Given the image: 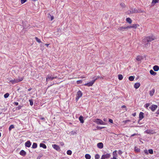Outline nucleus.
Masks as SVG:
<instances>
[{"label":"nucleus","mask_w":159,"mask_h":159,"mask_svg":"<svg viewBox=\"0 0 159 159\" xmlns=\"http://www.w3.org/2000/svg\"><path fill=\"white\" fill-rule=\"evenodd\" d=\"M155 37L154 36H148L145 37L143 40V43H145V47H147L148 45V43L154 40Z\"/></svg>","instance_id":"f257e3e1"},{"label":"nucleus","mask_w":159,"mask_h":159,"mask_svg":"<svg viewBox=\"0 0 159 159\" xmlns=\"http://www.w3.org/2000/svg\"><path fill=\"white\" fill-rule=\"evenodd\" d=\"M24 79V77H20L19 79H14L13 80H9L11 84H13L18 83L23 80Z\"/></svg>","instance_id":"f03ea898"},{"label":"nucleus","mask_w":159,"mask_h":159,"mask_svg":"<svg viewBox=\"0 0 159 159\" xmlns=\"http://www.w3.org/2000/svg\"><path fill=\"white\" fill-rule=\"evenodd\" d=\"M93 122L98 125H105V123L101 120L99 119H96L93 120Z\"/></svg>","instance_id":"7ed1b4c3"},{"label":"nucleus","mask_w":159,"mask_h":159,"mask_svg":"<svg viewBox=\"0 0 159 159\" xmlns=\"http://www.w3.org/2000/svg\"><path fill=\"white\" fill-rule=\"evenodd\" d=\"M129 28V26H120L118 28V30L121 31H124L128 30Z\"/></svg>","instance_id":"20e7f679"},{"label":"nucleus","mask_w":159,"mask_h":159,"mask_svg":"<svg viewBox=\"0 0 159 159\" xmlns=\"http://www.w3.org/2000/svg\"><path fill=\"white\" fill-rule=\"evenodd\" d=\"M83 95V93L81 91L79 90L77 93L76 96L75 98V100L76 101H77L79 99L81 98Z\"/></svg>","instance_id":"39448f33"},{"label":"nucleus","mask_w":159,"mask_h":159,"mask_svg":"<svg viewBox=\"0 0 159 159\" xmlns=\"http://www.w3.org/2000/svg\"><path fill=\"white\" fill-rule=\"evenodd\" d=\"M111 157V155L110 153H106L103 155L101 157V159H108L109 158Z\"/></svg>","instance_id":"423d86ee"},{"label":"nucleus","mask_w":159,"mask_h":159,"mask_svg":"<svg viewBox=\"0 0 159 159\" xmlns=\"http://www.w3.org/2000/svg\"><path fill=\"white\" fill-rule=\"evenodd\" d=\"M57 76L55 77H52V76L51 75L49 74L47 75V77L46 78V81H48V80H52L53 79L56 78Z\"/></svg>","instance_id":"0eeeda50"},{"label":"nucleus","mask_w":159,"mask_h":159,"mask_svg":"<svg viewBox=\"0 0 159 159\" xmlns=\"http://www.w3.org/2000/svg\"><path fill=\"white\" fill-rule=\"evenodd\" d=\"M95 80H93L91 81L90 82L87 83L85 84L84 85L88 87L91 86L95 82Z\"/></svg>","instance_id":"6e6552de"},{"label":"nucleus","mask_w":159,"mask_h":159,"mask_svg":"<svg viewBox=\"0 0 159 159\" xmlns=\"http://www.w3.org/2000/svg\"><path fill=\"white\" fill-rule=\"evenodd\" d=\"M157 108V105H152L151 107H149V108L152 111H154Z\"/></svg>","instance_id":"1a4fd4ad"},{"label":"nucleus","mask_w":159,"mask_h":159,"mask_svg":"<svg viewBox=\"0 0 159 159\" xmlns=\"http://www.w3.org/2000/svg\"><path fill=\"white\" fill-rule=\"evenodd\" d=\"M52 147L55 149L57 151H60V148L59 146L56 144L52 145Z\"/></svg>","instance_id":"9d476101"},{"label":"nucleus","mask_w":159,"mask_h":159,"mask_svg":"<svg viewBox=\"0 0 159 159\" xmlns=\"http://www.w3.org/2000/svg\"><path fill=\"white\" fill-rule=\"evenodd\" d=\"M144 114L143 112H141L139 115V120H142L144 118Z\"/></svg>","instance_id":"9b49d317"},{"label":"nucleus","mask_w":159,"mask_h":159,"mask_svg":"<svg viewBox=\"0 0 159 159\" xmlns=\"http://www.w3.org/2000/svg\"><path fill=\"white\" fill-rule=\"evenodd\" d=\"M31 143L30 141H28L27 142L25 143V145L26 147L29 148L31 145Z\"/></svg>","instance_id":"f8f14e48"},{"label":"nucleus","mask_w":159,"mask_h":159,"mask_svg":"<svg viewBox=\"0 0 159 159\" xmlns=\"http://www.w3.org/2000/svg\"><path fill=\"white\" fill-rule=\"evenodd\" d=\"M97 147L98 148L101 149L103 147V144L102 143H99L97 144Z\"/></svg>","instance_id":"ddd939ff"},{"label":"nucleus","mask_w":159,"mask_h":159,"mask_svg":"<svg viewBox=\"0 0 159 159\" xmlns=\"http://www.w3.org/2000/svg\"><path fill=\"white\" fill-rule=\"evenodd\" d=\"M139 25L137 24H134L131 25H130V29L133 28L134 29H136Z\"/></svg>","instance_id":"4468645a"},{"label":"nucleus","mask_w":159,"mask_h":159,"mask_svg":"<svg viewBox=\"0 0 159 159\" xmlns=\"http://www.w3.org/2000/svg\"><path fill=\"white\" fill-rule=\"evenodd\" d=\"M140 84L139 83H137L134 84V87L136 89H138L140 86Z\"/></svg>","instance_id":"2eb2a0df"},{"label":"nucleus","mask_w":159,"mask_h":159,"mask_svg":"<svg viewBox=\"0 0 159 159\" xmlns=\"http://www.w3.org/2000/svg\"><path fill=\"white\" fill-rule=\"evenodd\" d=\"M20 154L22 156H25L26 154V152L23 150H21L20 152Z\"/></svg>","instance_id":"dca6fc26"},{"label":"nucleus","mask_w":159,"mask_h":159,"mask_svg":"<svg viewBox=\"0 0 159 159\" xmlns=\"http://www.w3.org/2000/svg\"><path fill=\"white\" fill-rule=\"evenodd\" d=\"M153 69L155 71H158L159 70V66L155 65L153 67Z\"/></svg>","instance_id":"f3484780"},{"label":"nucleus","mask_w":159,"mask_h":159,"mask_svg":"<svg viewBox=\"0 0 159 159\" xmlns=\"http://www.w3.org/2000/svg\"><path fill=\"white\" fill-rule=\"evenodd\" d=\"M144 132L148 134H153V131L149 129L145 130Z\"/></svg>","instance_id":"a211bd4d"},{"label":"nucleus","mask_w":159,"mask_h":159,"mask_svg":"<svg viewBox=\"0 0 159 159\" xmlns=\"http://www.w3.org/2000/svg\"><path fill=\"white\" fill-rule=\"evenodd\" d=\"M159 2V0H152L151 5L152 6H154L156 3Z\"/></svg>","instance_id":"6ab92c4d"},{"label":"nucleus","mask_w":159,"mask_h":159,"mask_svg":"<svg viewBox=\"0 0 159 159\" xmlns=\"http://www.w3.org/2000/svg\"><path fill=\"white\" fill-rule=\"evenodd\" d=\"M155 93V89H152L149 91V95L150 96H152Z\"/></svg>","instance_id":"aec40b11"},{"label":"nucleus","mask_w":159,"mask_h":159,"mask_svg":"<svg viewBox=\"0 0 159 159\" xmlns=\"http://www.w3.org/2000/svg\"><path fill=\"white\" fill-rule=\"evenodd\" d=\"M40 147L43 148L44 149H46L47 148V146L46 145L43 143H40Z\"/></svg>","instance_id":"412c9836"},{"label":"nucleus","mask_w":159,"mask_h":159,"mask_svg":"<svg viewBox=\"0 0 159 159\" xmlns=\"http://www.w3.org/2000/svg\"><path fill=\"white\" fill-rule=\"evenodd\" d=\"M79 120L80 122L81 123H83L84 122V120H83V117L82 116H80L79 118Z\"/></svg>","instance_id":"4be33fe9"},{"label":"nucleus","mask_w":159,"mask_h":159,"mask_svg":"<svg viewBox=\"0 0 159 159\" xmlns=\"http://www.w3.org/2000/svg\"><path fill=\"white\" fill-rule=\"evenodd\" d=\"M143 59V57L141 56H138L136 59L138 61H141Z\"/></svg>","instance_id":"5701e85b"},{"label":"nucleus","mask_w":159,"mask_h":159,"mask_svg":"<svg viewBox=\"0 0 159 159\" xmlns=\"http://www.w3.org/2000/svg\"><path fill=\"white\" fill-rule=\"evenodd\" d=\"M150 74L153 75H156L157 73L154 72L152 70H151L150 71Z\"/></svg>","instance_id":"b1692460"},{"label":"nucleus","mask_w":159,"mask_h":159,"mask_svg":"<svg viewBox=\"0 0 159 159\" xmlns=\"http://www.w3.org/2000/svg\"><path fill=\"white\" fill-rule=\"evenodd\" d=\"M85 157L86 159H90L91 158L90 155L88 154L85 155Z\"/></svg>","instance_id":"393cba45"},{"label":"nucleus","mask_w":159,"mask_h":159,"mask_svg":"<svg viewBox=\"0 0 159 159\" xmlns=\"http://www.w3.org/2000/svg\"><path fill=\"white\" fill-rule=\"evenodd\" d=\"M37 147V144L35 143H34L32 146V148H36Z\"/></svg>","instance_id":"a878e982"},{"label":"nucleus","mask_w":159,"mask_h":159,"mask_svg":"<svg viewBox=\"0 0 159 159\" xmlns=\"http://www.w3.org/2000/svg\"><path fill=\"white\" fill-rule=\"evenodd\" d=\"M48 17H49V16H50V19L51 21L53 20L54 18L53 16H51V15L50 14H48Z\"/></svg>","instance_id":"bb28decb"},{"label":"nucleus","mask_w":159,"mask_h":159,"mask_svg":"<svg viewBox=\"0 0 159 159\" xmlns=\"http://www.w3.org/2000/svg\"><path fill=\"white\" fill-rule=\"evenodd\" d=\"M117 157V154L116 153V151H114L113 152V157Z\"/></svg>","instance_id":"cd10ccee"},{"label":"nucleus","mask_w":159,"mask_h":159,"mask_svg":"<svg viewBox=\"0 0 159 159\" xmlns=\"http://www.w3.org/2000/svg\"><path fill=\"white\" fill-rule=\"evenodd\" d=\"M134 151L136 152H140V149L137 147H135L134 148Z\"/></svg>","instance_id":"c85d7f7f"},{"label":"nucleus","mask_w":159,"mask_h":159,"mask_svg":"<svg viewBox=\"0 0 159 159\" xmlns=\"http://www.w3.org/2000/svg\"><path fill=\"white\" fill-rule=\"evenodd\" d=\"M137 12V10H135L134 9L133 10V9H132V10H130V13H134Z\"/></svg>","instance_id":"c756f323"},{"label":"nucleus","mask_w":159,"mask_h":159,"mask_svg":"<svg viewBox=\"0 0 159 159\" xmlns=\"http://www.w3.org/2000/svg\"><path fill=\"white\" fill-rule=\"evenodd\" d=\"M35 39L39 43H41V40L39 39V38L37 37H35Z\"/></svg>","instance_id":"7c9ffc66"},{"label":"nucleus","mask_w":159,"mask_h":159,"mask_svg":"<svg viewBox=\"0 0 159 159\" xmlns=\"http://www.w3.org/2000/svg\"><path fill=\"white\" fill-rule=\"evenodd\" d=\"M118 79L120 80H122L123 78V76H122V75H118Z\"/></svg>","instance_id":"2f4dec72"},{"label":"nucleus","mask_w":159,"mask_h":159,"mask_svg":"<svg viewBox=\"0 0 159 159\" xmlns=\"http://www.w3.org/2000/svg\"><path fill=\"white\" fill-rule=\"evenodd\" d=\"M9 94L8 93H7L4 95V96L5 98H7L9 97Z\"/></svg>","instance_id":"473e14b6"},{"label":"nucleus","mask_w":159,"mask_h":159,"mask_svg":"<svg viewBox=\"0 0 159 159\" xmlns=\"http://www.w3.org/2000/svg\"><path fill=\"white\" fill-rule=\"evenodd\" d=\"M67 154L70 155L72 154V151L70 150H68L67 151Z\"/></svg>","instance_id":"72a5a7b5"},{"label":"nucleus","mask_w":159,"mask_h":159,"mask_svg":"<svg viewBox=\"0 0 159 159\" xmlns=\"http://www.w3.org/2000/svg\"><path fill=\"white\" fill-rule=\"evenodd\" d=\"M14 128V126L13 125H11L9 128V130H11L12 129Z\"/></svg>","instance_id":"f704fd0d"},{"label":"nucleus","mask_w":159,"mask_h":159,"mask_svg":"<svg viewBox=\"0 0 159 159\" xmlns=\"http://www.w3.org/2000/svg\"><path fill=\"white\" fill-rule=\"evenodd\" d=\"M95 159H99L100 158V156L98 154H97L95 156Z\"/></svg>","instance_id":"c9c22d12"},{"label":"nucleus","mask_w":159,"mask_h":159,"mask_svg":"<svg viewBox=\"0 0 159 159\" xmlns=\"http://www.w3.org/2000/svg\"><path fill=\"white\" fill-rule=\"evenodd\" d=\"M135 78L134 76H130V81H133Z\"/></svg>","instance_id":"e433bc0d"},{"label":"nucleus","mask_w":159,"mask_h":159,"mask_svg":"<svg viewBox=\"0 0 159 159\" xmlns=\"http://www.w3.org/2000/svg\"><path fill=\"white\" fill-rule=\"evenodd\" d=\"M82 82H83V81L82 80H77L76 81V83H77V84H81L82 83Z\"/></svg>","instance_id":"4c0bfd02"},{"label":"nucleus","mask_w":159,"mask_h":159,"mask_svg":"<svg viewBox=\"0 0 159 159\" xmlns=\"http://www.w3.org/2000/svg\"><path fill=\"white\" fill-rule=\"evenodd\" d=\"M148 152L150 154H152L153 153V151L152 149H150L148 150Z\"/></svg>","instance_id":"58836bf2"},{"label":"nucleus","mask_w":159,"mask_h":159,"mask_svg":"<svg viewBox=\"0 0 159 159\" xmlns=\"http://www.w3.org/2000/svg\"><path fill=\"white\" fill-rule=\"evenodd\" d=\"M29 101L30 102V104L31 106H32L33 105V102L32 100H29Z\"/></svg>","instance_id":"ea45409f"},{"label":"nucleus","mask_w":159,"mask_h":159,"mask_svg":"<svg viewBox=\"0 0 159 159\" xmlns=\"http://www.w3.org/2000/svg\"><path fill=\"white\" fill-rule=\"evenodd\" d=\"M149 105L150 104L149 103H146L144 105V107L146 108H147Z\"/></svg>","instance_id":"a19ab883"},{"label":"nucleus","mask_w":159,"mask_h":159,"mask_svg":"<svg viewBox=\"0 0 159 159\" xmlns=\"http://www.w3.org/2000/svg\"><path fill=\"white\" fill-rule=\"evenodd\" d=\"M99 78L103 79V78L102 77L99 76H98L94 80H95V81L97 79H99Z\"/></svg>","instance_id":"79ce46f5"},{"label":"nucleus","mask_w":159,"mask_h":159,"mask_svg":"<svg viewBox=\"0 0 159 159\" xmlns=\"http://www.w3.org/2000/svg\"><path fill=\"white\" fill-rule=\"evenodd\" d=\"M22 4H23L26 1V0H20Z\"/></svg>","instance_id":"37998d69"},{"label":"nucleus","mask_w":159,"mask_h":159,"mask_svg":"<svg viewBox=\"0 0 159 159\" xmlns=\"http://www.w3.org/2000/svg\"><path fill=\"white\" fill-rule=\"evenodd\" d=\"M109 121L111 123H112V124L113 123V121L111 119H109Z\"/></svg>","instance_id":"c03bdc74"},{"label":"nucleus","mask_w":159,"mask_h":159,"mask_svg":"<svg viewBox=\"0 0 159 159\" xmlns=\"http://www.w3.org/2000/svg\"><path fill=\"white\" fill-rule=\"evenodd\" d=\"M144 153L148 155V151L147 150H145L144 151Z\"/></svg>","instance_id":"a18cd8bd"},{"label":"nucleus","mask_w":159,"mask_h":159,"mask_svg":"<svg viewBox=\"0 0 159 159\" xmlns=\"http://www.w3.org/2000/svg\"><path fill=\"white\" fill-rule=\"evenodd\" d=\"M118 152L119 154L120 155H121V154L122 153V152L121 150H120L118 151Z\"/></svg>","instance_id":"49530a36"},{"label":"nucleus","mask_w":159,"mask_h":159,"mask_svg":"<svg viewBox=\"0 0 159 159\" xmlns=\"http://www.w3.org/2000/svg\"><path fill=\"white\" fill-rule=\"evenodd\" d=\"M98 129H101L103 128H104V127H97Z\"/></svg>","instance_id":"de8ad7c7"},{"label":"nucleus","mask_w":159,"mask_h":159,"mask_svg":"<svg viewBox=\"0 0 159 159\" xmlns=\"http://www.w3.org/2000/svg\"><path fill=\"white\" fill-rule=\"evenodd\" d=\"M60 144L61 146H63L64 145V143L63 142H61L60 143Z\"/></svg>","instance_id":"09e8293b"},{"label":"nucleus","mask_w":159,"mask_h":159,"mask_svg":"<svg viewBox=\"0 0 159 159\" xmlns=\"http://www.w3.org/2000/svg\"><path fill=\"white\" fill-rule=\"evenodd\" d=\"M18 104H19L18 103V102H15L14 103V104L16 106H17L18 105Z\"/></svg>","instance_id":"8fccbe9b"},{"label":"nucleus","mask_w":159,"mask_h":159,"mask_svg":"<svg viewBox=\"0 0 159 159\" xmlns=\"http://www.w3.org/2000/svg\"><path fill=\"white\" fill-rule=\"evenodd\" d=\"M120 5L122 7H124V4H123V3H121L120 4Z\"/></svg>","instance_id":"3c124183"},{"label":"nucleus","mask_w":159,"mask_h":159,"mask_svg":"<svg viewBox=\"0 0 159 159\" xmlns=\"http://www.w3.org/2000/svg\"><path fill=\"white\" fill-rule=\"evenodd\" d=\"M126 20L128 22H129V18H127L126 19Z\"/></svg>","instance_id":"603ef678"},{"label":"nucleus","mask_w":159,"mask_h":159,"mask_svg":"<svg viewBox=\"0 0 159 159\" xmlns=\"http://www.w3.org/2000/svg\"><path fill=\"white\" fill-rule=\"evenodd\" d=\"M156 113L158 114H159V109L156 112Z\"/></svg>","instance_id":"864d4df0"},{"label":"nucleus","mask_w":159,"mask_h":159,"mask_svg":"<svg viewBox=\"0 0 159 159\" xmlns=\"http://www.w3.org/2000/svg\"><path fill=\"white\" fill-rule=\"evenodd\" d=\"M40 119L42 120H45V118L44 117H41L40 118Z\"/></svg>","instance_id":"5fc2aeb1"},{"label":"nucleus","mask_w":159,"mask_h":159,"mask_svg":"<svg viewBox=\"0 0 159 159\" xmlns=\"http://www.w3.org/2000/svg\"><path fill=\"white\" fill-rule=\"evenodd\" d=\"M137 134H132V135H131V136H134V135H137Z\"/></svg>","instance_id":"6e6d98bb"},{"label":"nucleus","mask_w":159,"mask_h":159,"mask_svg":"<svg viewBox=\"0 0 159 159\" xmlns=\"http://www.w3.org/2000/svg\"><path fill=\"white\" fill-rule=\"evenodd\" d=\"M49 44L46 43L45 44V45L47 46V47H48L49 45Z\"/></svg>","instance_id":"4d7b16f0"},{"label":"nucleus","mask_w":159,"mask_h":159,"mask_svg":"<svg viewBox=\"0 0 159 159\" xmlns=\"http://www.w3.org/2000/svg\"><path fill=\"white\" fill-rule=\"evenodd\" d=\"M132 115L133 116H135V115H136V113H134L132 114Z\"/></svg>","instance_id":"13d9d810"},{"label":"nucleus","mask_w":159,"mask_h":159,"mask_svg":"<svg viewBox=\"0 0 159 159\" xmlns=\"http://www.w3.org/2000/svg\"><path fill=\"white\" fill-rule=\"evenodd\" d=\"M86 77L84 76H82L81 77H80V78H85Z\"/></svg>","instance_id":"bf43d9fd"},{"label":"nucleus","mask_w":159,"mask_h":159,"mask_svg":"<svg viewBox=\"0 0 159 159\" xmlns=\"http://www.w3.org/2000/svg\"><path fill=\"white\" fill-rule=\"evenodd\" d=\"M112 159H117V157H113V158H112Z\"/></svg>","instance_id":"052dcab7"},{"label":"nucleus","mask_w":159,"mask_h":159,"mask_svg":"<svg viewBox=\"0 0 159 159\" xmlns=\"http://www.w3.org/2000/svg\"><path fill=\"white\" fill-rule=\"evenodd\" d=\"M31 89H32L30 88V89H28V91H30L31 90Z\"/></svg>","instance_id":"680f3d73"},{"label":"nucleus","mask_w":159,"mask_h":159,"mask_svg":"<svg viewBox=\"0 0 159 159\" xmlns=\"http://www.w3.org/2000/svg\"><path fill=\"white\" fill-rule=\"evenodd\" d=\"M132 20L130 18V24L132 23Z\"/></svg>","instance_id":"e2e57ef3"},{"label":"nucleus","mask_w":159,"mask_h":159,"mask_svg":"<svg viewBox=\"0 0 159 159\" xmlns=\"http://www.w3.org/2000/svg\"><path fill=\"white\" fill-rule=\"evenodd\" d=\"M125 107H126L125 106H124H124H122V108H125Z\"/></svg>","instance_id":"0e129e2a"},{"label":"nucleus","mask_w":159,"mask_h":159,"mask_svg":"<svg viewBox=\"0 0 159 159\" xmlns=\"http://www.w3.org/2000/svg\"><path fill=\"white\" fill-rule=\"evenodd\" d=\"M103 120L104 121H106V119H104Z\"/></svg>","instance_id":"69168bd1"},{"label":"nucleus","mask_w":159,"mask_h":159,"mask_svg":"<svg viewBox=\"0 0 159 159\" xmlns=\"http://www.w3.org/2000/svg\"><path fill=\"white\" fill-rule=\"evenodd\" d=\"M128 79H129V77Z\"/></svg>","instance_id":"338daca9"}]
</instances>
